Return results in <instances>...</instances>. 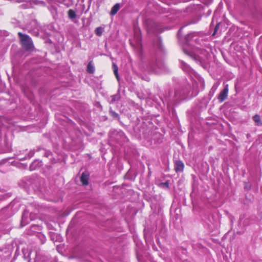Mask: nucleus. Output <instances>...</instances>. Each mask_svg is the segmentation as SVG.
<instances>
[{
	"label": "nucleus",
	"instance_id": "nucleus-1",
	"mask_svg": "<svg viewBox=\"0 0 262 262\" xmlns=\"http://www.w3.org/2000/svg\"><path fill=\"white\" fill-rule=\"evenodd\" d=\"M181 69L191 79L192 85L188 83L176 88L174 91H169L165 94L164 98H161L164 105L168 107L176 104L182 100L190 99L197 96L200 91L204 90L205 82L203 78L195 72L190 66L182 60H179Z\"/></svg>",
	"mask_w": 262,
	"mask_h": 262
},
{
	"label": "nucleus",
	"instance_id": "nucleus-2",
	"mask_svg": "<svg viewBox=\"0 0 262 262\" xmlns=\"http://www.w3.org/2000/svg\"><path fill=\"white\" fill-rule=\"evenodd\" d=\"M184 53L192 57L195 61L202 63L207 58L211 47L208 41L198 32L191 33L185 38L183 45Z\"/></svg>",
	"mask_w": 262,
	"mask_h": 262
},
{
	"label": "nucleus",
	"instance_id": "nucleus-3",
	"mask_svg": "<svg viewBox=\"0 0 262 262\" xmlns=\"http://www.w3.org/2000/svg\"><path fill=\"white\" fill-rule=\"evenodd\" d=\"M166 66L164 62L160 61L150 60L146 65L145 71L149 73L159 74L166 71Z\"/></svg>",
	"mask_w": 262,
	"mask_h": 262
},
{
	"label": "nucleus",
	"instance_id": "nucleus-4",
	"mask_svg": "<svg viewBox=\"0 0 262 262\" xmlns=\"http://www.w3.org/2000/svg\"><path fill=\"white\" fill-rule=\"evenodd\" d=\"M22 47L28 51H33L34 49L33 41L31 37L28 35L23 34L19 32L18 33Z\"/></svg>",
	"mask_w": 262,
	"mask_h": 262
},
{
	"label": "nucleus",
	"instance_id": "nucleus-5",
	"mask_svg": "<svg viewBox=\"0 0 262 262\" xmlns=\"http://www.w3.org/2000/svg\"><path fill=\"white\" fill-rule=\"evenodd\" d=\"M141 33L140 29L135 26L134 27V36L133 39L130 40L132 46L140 50L142 48Z\"/></svg>",
	"mask_w": 262,
	"mask_h": 262
},
{
	"label": "nucleus",
	"instance_id": "nucleus-6",
	"mask_svg": "<svg viewBox=\"0 0 262 262\" xmlns=\"http://www.w3.org/2000/svg\"><path fill=\"white\" fill-rule=\"evenodd\" d=\"M147 30L148 33L156 34L162 32L164 29L161 24L153 21L147 26Z\"/></svg>",
	"mask_w": 262,
	"mask_h": 262
},
{
	"label": "nucleus",
	"instance_id": "nucleus-7",
	"mask_svg": "<svg viewBox=\"0 0 262 262\" xmlns=\"http://www.w3.org/2000/svg\"><path fill=\"white\" fill-rule=\"evenodd\" d=\"M224 89L220 93L217 97V99L220 102H223L225 101L227 98L228 95V84L224 83Z\"/></svg>",
	"mask_w": 262,
	"mask_h": 262
},
{
	"label": "nucleus",
	"instance_id": "nucleus-8",
	"mask_svg": "<svg viewBox=\"0 0 262 262\" xmlns=\"http://www.w3.org/2000/svg\"><path fill=\"white\" fill-rule=\"evenodd\" d=\"M34 262H55V261L54 260L53 261H51L50 258L48 256L37 253Z\"/></svg>",
	"mask_w": 262,
	"mask_h": 262
},
{
	"label": "nucleus",
	"instance_id": "nucleus-9",
	"mask_svg": "<svg viewBox=\"0 0 262 262\" xmlns=\"http://www.w3.org/2000/svg\"><path fill=\"white\" fill-rule=\"evenodd\" d=\"M11 254V252L7 248L0 250V261L9 258Z\"/></svg>",
	"mask_w": 262,
	"mask_h": 262
},
{
	"label": "nucleus",
	"instance_id": "nucleus-10",
	"mask_svg": "<svg viewBox=\"0 0 262 262\" xmlns=\"http://www.w3.org/2000/svg\"><path fill=\"white\" fill-rule=\"evenodd\" d=\"M42 165V161L35 160H34L30 166V170L31 171L35 170L41 167Z\"/></svg>",
	"mask_w": 262,
	"mask_h": 262
},
{
	"label": "nucleus",
	"instance_id": "nucleus-11",
	"mask_svg": "<svg viewBox=\"0 0 262 262\" xmlns=\"http://www.w3.org/2000/svg\"><path fill=\"white\" fill-rule=\"evenodd\" d=\"M4 142H5V152H10L12 150L11 142V141H9L8 140L7 136L5 133Z\"/></svg>",
	"mask_w": 262,
	"mask_h": 262
},
{
	"label": "nucleus",
	"instance_id": "nucleus-12",
	"mask_svg": "<svg viewBox=\"0 0 262 262\" xmlns=\"http://www.w3.org/2000/svg\"><path fill=\"white\" fill-rule=\"evenodd\" d=\"M184 167V163L181 161H177L175 162L174 169L176 172H178L183 171Z\"/></svg>",
	"mask_w": 262,
	"mask_h": 262
},
{
	"label": "nucleus",
	"instance_id": "nucleus-13",
	"mask_svg": "<svg viewBox=\"0 0 262 262\" xmlns=\"http://www.w3.org/2000/svg\"><path fill=\"white\" fill-rule=\"evenodd\" d=\"M154 46L155 48L158 50L159 51L164 52V48L162 44L161 39L160 38H157V41L154 42Z\"/></svg>",
	"mask_w": 262,
	"mask_h": 262
},
{
	"label": "nucleus",
	"instance_id": "nucleus-14",
	"mask_svg": "<svg viewBox=\"0 0 262 262\" xmlns=\"http://www.w3.org/2000/svg\"><path fill=\"white\" fill-rule=\"evenodd\" d=\"M89 176L85 173L83 172L80 178V181L83 185L88 184Z\"/></svg>",
	"mask_w": 262,
	"mask_h": 262
},
{
	"label": "nucleus",
	"instance_id": "nucleus-15",
	"mask_svg": "<svg viewBox=\"0 0 262 262\" xmlns=\"http://www.w3.org/2000/svg\"><path fill=\"white\" fill-rule=\"evenodd\" d=\"M95 70V67L92 61H90L87 66L86 71L89 73L93 74Z\"/></svg>",
	"mask_w": 262,
	"mask_h": 262
},
{
	"label": "nucleus",
	"instance_id": "nucleus-16",
	"mask_svg": "<svg viewBox=\"0 0 262 262\" xmlns=\"http://www.w3.org/2000/svg\"><path fill=\"white\" fill-rule=\"evenodd\" d=\"M253 120L255 122V124L257 126H261L262 125V121L260 119V117L258 115H255L253 117Z\"/></svg>",
	"mask_w": 262,
	"mask_h": 262
},
{
	"label": "nucleus",
	"instance_id": "nucleus-17",
	"mask_svg": "<svg viewBox=\"0 0 262 262\" xmlns=\"http://www.w3.org/2000/svg\"><path fill=\"white\" fill-rule=\"evenodd\" d=\"M48 9L52 14L53 17L55 18L57 16V7L55 6H51L49 7Z\"/></svg>",
	"mask_w": 262,
	"mask_h": 262
},
{
	"label": "nucleus",
	"instance_id": "nucleus-18",
	"mask_svg": "<svg viewBox=\"0 0 262 262\" xmlns=\"http://www.w3.org/2000/svg\"><path fill=\"white\" fill-rule=\"evenodd\" d=\"M22 252L24 258L27 259L28 262H31V259L30 258L31 252L28 250L25 249L22 250Z\"/></svg>",
	"mask_w": 262,
	"mask_h": 262
},
{
	"label": "nucleus",
	"instance_id": "nucleus-19",
	"mask_svg": "<svg viewBox=\"0 0 262 262\" xmlns=\"http://www.w3.org/2000/svg\"><path fill=\"white\" fill-rule=\"evenodd\" d=\"M35 152V151L34 149L31 150L29 152V153L27 155H26L24 158H19L18 159L20 160H25L28 159H30L34 156Z\"/></svg>",
	"mask_w": 262,
	"mask_h": 262
},
{
	"label": "nucleus",
	"instance_id": "nucleus-20",
	"mask_svg": "<svg viewBox=\"0 0 262 262\" xmlns=\"http://www.w3.org/2000/svg\"><path fill=\"white\" fill-rule=\"evenodd\" d=\"M120 8V5L118 3L116 4L112 8L111 11V14L112 15H115Z\"/></svg>",
	"mask_w": 262,
	"mask_h": 262
},
{
	"label": "nucleus",
	"instance_id": "nucleus-21",
	"mask_svg": "<svg viewBox=\"0 0 262 262\" xmlns=\"http://www.w3.org/2000/svg\"><path fill=\"white\" fill-rule=\"evenodd\" d=\"M68 17L70 19L73 20L76 17V14L75 11L72 9H70L68 11Z\"/></svg>",
	"mask_w": 262,
	"mask_h": 262
},
{
	"label": "nucleus",
	"instance_id": "nucleus-22",
	"mask_svg": "<svg viewBox=\"0 0 262 262\" xmlns=\"http://www.w3.org/2000/svg\"><path fill=\"white\" fill-rule=\"evenodd\" d=\"M9 166V163L7 162L0 163V171L5 172L6 170L5 168Z\"/></svg>",
	"mask_w": 262,
	"mask_h": 262
},
{
	"label": "nucleus",
	"instance_id": "nucleus-23",
	"mask_svg": "<svg viewBox=\"0 0 262 262\" xmlns=\"http://www.w3.org/2000/svg\"><path fill=\"white\" fill-rule=\"evenodd\" d=\"M4 118L0 117V141H1V138L2 135V132H4L5 129V125L2 123Z\"/></svg>",
	"mask_w": 262,
	"mask_h": 262
},
{
	"label": "nucleus",
	"instance_id": "nucleus-24",
	"mask_svg": "<svg viewBox=\"0 0 262 262\" xmlns=\"http://www.w3.org/2000/svg\"><path fill=\"white\" fill-rule=\"evenodd\" d=\"M113 69L114 74H115L116 78L117 79V80L119 81V74H118V68L117 66L115 63H113Z\"/></svg>",
	"mask_w": 262,
	"mask_h": 262
},
{
	"label": "nucleus",
	"instance_id": "nucleus-25",
	"mask_svg": "<svg viewBox=\"0 0 262 262\" xmlns=\"http://www.w3.org/2000/svg\"><path fill=\"white\" fill-rule=\"evenodd\" d=\"M104 31V29L102 27H97L95 29V33L97 35L100 36L102 35L103 32Z\"/></svg>",
	"mask_w": 262,
	"mask_h": 262
},
{
	"label": "nucleus",
	"instance_id": "nucleus-26",
	"mask_svg": "<svg viewBox=\"0 0 262 262\" xmlns=\"http://www.w3.org/2000/svg\"><path fill=\"white\" fill-rule=\"evenodd\" d=\"M28 223V220L27 217L26 216L25 214H23L22 218H21V225L22 226H25L26 224H27Z\"/></svg>",
	"mask_w": 262,
	"mask_h": 262
},
{
	"label": "nucleus",
	"instance_id": "nucleus-27",
	"mask_svg": "<svg viewBox=\"0 0 262 262\" xmlns=\"http://www.w3.org/2000/svg\"><path fill=\"white\" fill-rule=\"evenodd\" d=\"M220 83L217 82L214 83L213 85H212L210 93L212 92L213 94L216 91V90L217 89Z\"/></svg>",
	"mask_w": 262,
	"mask_h": 262
},
{
	"label": "nucleus",
	"instance_id": "nucleus-28",
	"mask_svg": "<svg viewBox=\"0 0 262 262\" xmlns=\"http://www.w3.org/2000/svg\"><path fill=\"white\" fill-rule=\"evenodd\" d=\"M142 247H140L139 246L138 249L136 250V255H137V258L139 261L140 260V251L141 250Z\"/></svg>",
	"mask_w": 262,
	"mask_h": 262
},
{
	"label": "nucleus",
	"instance_id": "nucleus-29",
	"mask_svg": "<svg viewBox=\"0 0 262 262\" xmlns=\"http://www.w3.org/2000/svg\"><path fill=\"white\" fill-rule=\"evenodd\" d=\"M38 26H36L33 30L32 33L35 35H38Z\"/></svg>",
	"mask_w": 262,
	"mask_h": 262
},
{
	"label": "nucleus",
	"instance_id": "nucleus-30",
	"mask_svg": "<svg viewBox=\"0 0 262 262\" xmlns=\"http://www.w3.org/2000/svg\"><path fill=\"white\" fill-rule=\"evenodd\" d=\"M52 153L50 151H46L45 152V156L49 158L50 156H51Z\"/></svg>",
	"mask_w": 262,
	"mask_h": 262
},
{
	"label": "nucleus",
	"instance_id": "nucleus-31",
	"mask_svg": "<svg viewBox=\"0 0 262 262\" xmlns=\"http://www.w3.org/2000/svg\"><path fill=\"white\" fill-rule=\"evenodd\" d=\"M219 25V24H218L215 26V28H214V32H213V33L212 35H214L215 34V33H216V32H217V29H218Z\"/></svg>",
	"mask_w": 262,
	"mask_h": 262
},
{
	"label": "nucleus",
	"instance_id": "nucleus-32",
	"mask_svg": "<svg viewBox=\"0 0 262 262\" xmlns=\"http://www.w3.org/2000/svg\"><path fill=\"white\" fill-rule=\"evenodd\" d=\"M38 227L36 225H33L31 226V229L32 230V231H34L36 229V228Z\"/></svg>",
	"mask_w": 262,
	"mask_h": 262
},
{
	"label": "nucleus",
	"instance_id": "nucleus-33",
	"mask_svg": "<svg viewBox=\"0 0 262 262\" xmlns=\"http://www.w3.org/2000/svg\"><path fill=\"white\" fill-rule=\"evenodd\" d=\"M135 243H136L137 247L139 248V246L140 247H142V244L140 243V242H137V241H135Z\"/></svg>",
	"mask_w": 262,
	"mask_h": 262
},
{
	"label": "nucleus",
	"instance_id": "nucleus-34",
	"mask_svg": "<svg viewBox=\"0 0 262 262\" xmlns=\"http://www.w3.org/2000/svg\"><path fill=\"white\" fill-rule=\"evenodd\" d=\"M16 1L17 3H22V2H25V0H16Z\"/></svg>",
	"mask_w": 262,
	"mask_h": 262
},
{
	"label": "nucleus",
	"instance_id": "nucleus-35",
	"mask_svg": "<svg viewBox=\"0 0 262 262\" xmlns=\"http://www.w3.org/2000/svg\"><path fill=\"white\" fill-rule=\"evenodd\" d=\"M116 97V96H115V95H114V96H112V102L115 101Z\"/></svg>",
	"mask_w": 262,
	"mask_h": 262
},
{
	"label": "nucleus",
	"instance_id": "nucleus-36",
	"mask_svg": "<svg viewBox=\"0 0 262 262\" xmlns=\"http://www.w3.org/2000/svg\"><path fill=\"white\" fill-rule=\"evenodd\" d=\"M113 115H114V116L115 117H118V114H117V113H116L115 112H114V113H113Z\"/></svg>",
	"mask_w": 262,
	"mask_h": 262
},
{
	"label": "nucleus",
	"instance_id": "nucleus-37",
	"mask_svg": "<svg viewBox=\"0 0 262 262\" xmlns=\"http://www.w3.org/2000/svg\"><path fill=\"white\" fill-rule=\"evenodd\" d=\"M183 28H181L179 30V32H178V36L180 35V34Z\"/></svg>",
	"mask_w": 262,
	"mask_h": 262
},
{
	"label": "nucleus",
	"instance_id": "nucleus-38",
	"mask_svg": "<svg viewBox=\"0 0 262 262\" xmlns=\"http://www.w3.org/2000/svg\"><path fill=\"white\" fill-rule=\"evenodd\" d=\"M164 184L167 186V187L168 186V182H166L164 183Z\"/></svg>",
	"mask_w": 262,
	"mask_h": 262
},
{
	"label": "nucleus",
	"instance_id": "nucleus-39",
	"mask_svg": "<svg viewBox=\"0 0 262 262\" xmlns=\"http://www.w3.org/2000/svg\"><path fill=\"white\" fill-rule=\"evenodd\" d=\"M119 134H120V136L123 135V133L122 132H120Z\"/></svg>",
	"mask_w": 262,
	"mask_h": 262
},
{
	"label": "nucleus",
	"instance_id": "nucleus-40",
	"mask_svg": "<svg viewBox=\"0 0 262 262\" xmlns=\"http://www.w3.org/2000/svg\"><path fill=\"white\" fill-rule=\"evenodd\" d=\"M183 262H190V261H189L188 260H184Z\"/></svg>",
	"mask_w": 262,
	"mask_h": 262
},
{
	"label": "nucleus",
	"instance_id": "nucleus-41",
	"mask_svg": "<svg viewBox=\"0 0 262 262\" xmlns=\"http://www.w3.org/2000/svg\"><path fill=\"white\" fill-rule=\"evenodd\" d=\"M42 237L44 239H45V237H44L43 235H42Z\"/></svg>",
	"mask_w": 262,
	"mask_h": 262
},
{
	"label": "nucleus",
	"instance_id": "nucleus-42",
	"mask_svg": "<svg viewBox=\"0 0 262 262\" xmlns=\"http://www.w3.org/2000/svg\"><path fill=\"white\" fill-rule=\"evenodd\" d=\"M245 187L247 188V187H248V186H245Z\"/></svg>",
	"mask_w": 262,
	"mask_h": 262
}]
</instances>
